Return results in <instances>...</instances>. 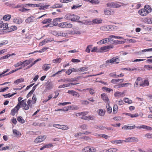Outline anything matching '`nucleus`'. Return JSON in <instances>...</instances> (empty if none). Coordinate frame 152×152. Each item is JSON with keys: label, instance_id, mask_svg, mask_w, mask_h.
<instances>
[{"label": "nucleus", "instance_id": "obj_1", "mask_svg": "<svg viewBox=\"0 0 152 152\" xmlns=\"http://www.w3.org/2000/svg\"><path fill=\"white\" fill-rule=\"evenodd\" d=\"M120 61L119 57L118 56H116L113 57L110 60H108L106 61V63H114L115 62V64H118Z\"/></svg>", "mask_w": 152, "mask_h": 152}, {"label": "nucleus", "instance_id": "obj_2", "mask_svg": "<svg viewBox=\"0 0 152 152\" xmlns=\"http://www.w3.org/2000/svg\"><path fill=\"white\" fill-rule=\"evenodd\" d=\"M126 140H124L125 142H137L139 141V139L135 137H130L126 138Z\"/></svg>", "mask_w": 152, "mask_h": 152}, {"label": "nucleus", "instance_id": "obj_3", "mask_svg": "<svg viewBox=\"0 0 152 152\" xmlns=\"http://www.w3.org/2000/svg\"><path fill=\"white\" fill-rule=\"evenodd\" d=\"M113 46L112 45L105 46L102 47L100 48L99 52L101 53L105 52L106 51H108L109 49L110 48H113Z\"/></svg>", "mask_w": 152, "mask_h": 152}, {"label": "nucleus", "instance_id": "obj_4", "mask_svg": "<svg viewBox=\"0 0 152 152\" xmlns=\"http://www.w3.org/2000/svg\"><path fill=\"white\" fill-rule=\"evenodd\" d=\"M45 136H40L37 137L34 140L35 143H39L43 141L46 138Z\"/></svg>", "mask_w": 152, "mask_h": 152}, {"label": "nucleus", "instance_id": "obj_5", "mask_svg": "<svg viewBox=\"0 0 152 152\" xmlns=\"http://www.w3.org/2000/svg\"><path fill=\"white\" fill-rule=\"evenodd\" d=\"M17 105H18L19 107H20V105H22L24 107V109L26 110L29 109L28 105L26 104L24 100H23L19 102Z\"/></svg>", "mask_w": 152, "mask_h": 152}, {"label": "nucleus", "instance_id": "obj_6", "mask_svg": "<svg viewBox=\"0 0 152 152\" xmlns=\"http://www.w3.org/2000/svg\"><path fill=\"white\" fill-rule=\"evenodd\" d=\"M138 13L142 16H145L148 13L144 8L138 11Z\"/></svg>", "mask_w": 152, "mask_h": 152}, {"label": "nucleus", "instance_id": "obj_7", "mask_svg": "<svg viewBox=\"0 0 152 152\" xmlns=\"http://www.w3.org/2000/svg\"><path fill=\"white\" fill-rule=\"evenodd\" d=\"M106 31H114L116 29V26L114 25H109L106 26Z\"/></svg>", "mask_w": 152, "mask_h": 152}, {"label": "nucleus", "instance_id": "obj_8", "mask_svg": "<svg viewBox=\"0 0 152 152\" xmlns=\"http://www.w3.org/2000/svg\"><path fill=\"white\" fill-rule=\"evenodd\" d=\"M142 21L145 23L152 24V18H142Z\"/></svg>", "mask_w": 152, "mask_h": 152}, {"label": "nucleus", "instance_id": "obj_9", "mask_svg": "<svg viewBox=\"0 0 152 152\" xmlns=\"http://www.w3.org/2000/svg\"><path fill=\"white\" fill-rule=\"evenodd\" d=\"M53 84L52 82L47 81L46 84V88L47 90L51 89L53 88Z\"/></svg>", "mask_w": 152, "mask_h": 152}, {"label": "nucleus", "instance_id": "obj_10", "mask_svg": "<svg viewBox=\"0 0 152 152\" xmlns=\"http://www.w3.org/2000/svg\"><path fill=\"white\" fill-rule=\"evenodd\" d=\"M149 85V82L147 80H145L144 81L142 79V82L139 84L140 86L142 87L147 86Z\"/></svg>", "mask_w": 152, "mask_h": 152}, {"label": "nucleus", "instance_id": "obj_11", "mask_svg": "<svg viewBox=\"0 0 152 152\" xmlns=\"http://www.w3.org/2000/svg\"><path fill=\"white\" fill-rule=\"evenodd\" d=\"M20 107H19L18 105H17L12 110L11 113V114L13 116H14L15 115L16 111L17 112Z\"/></svg>", "mask_w": 152, "mask_h": 152}, {"label": "nucleus", "instance_id": "obj_12", "mask_svg": "<svg viewBox=\"0 0 152 152\" xmlns=\"http://www.w3.org/2000/svg\"><path fill=\"white\" fill-rule=\"evenodd\" d=\"M34 17L33 16L29 17L26 20L25 22L27 23H31L33 22L36 19H34Z\"/></svg>", "mask_w": 152, "mask_h": 152}, {"label": "nucleus", "instance_id": "obj_13", "mask_svg": "<svg viewBox=\"0 0 152 152\" xmlns=\"http://www.w3.org/2000/svg\"><path fill=\"white\" fill-rule=\"evenodd\" d=\"M142 82V79L140 77H138L137 78L136 81L134 83V87L137 88L139 84Z\"/></svg>", "mask_w": 152, "mask_h": 152}, {"label": "nucleus", "instance_id": "obj_14", "mask_svg": "<svg viewBox=\"0 0 152 152\" xmlns=\"http://www.w3.org/2000/svg\"><path fill=\"white\" fill-rule=\"evenodd\" d=\"M136 128L137 129H144L147 130L151 131L152 130V128L151 127L148 126L146 125H141L140 126H137Z\"/></svg>", "mask_w": 152, "mask_h": 152}, {"label": "nucleus", "instance_id": "obj_15", "mask_svg": "<svg viewBox=\"0 0 152 152\" xmlns=\"http://www.w3.org/2000/svg\"><path fill=\"white\" fill-rule=\"evenodd\" d=\"M33 60V59H31L29 60H26L23 61V67H25L28 65L29 64L31 63Z\"/></svg>", "mask_w": 152, "mask_h": 152}, {"label": "nucleus", "instance_id": "obj_16", "mask_svg": "<svg viewBox=\"0 0 152 152\" xmlns=\"http://www.w3.org/2000/svg\"><path fill=\"white\" fill-rule=\"evenodd\" d=\"M1 26H0V30H6L8 28V24L7 23L1 24H0Z\"/></svg>", "mask_w": 152, "mask_h": 152}, {"label": "nucleus", "instance_id": "obj_17", "mask_svg": "<svg viewBox=\"0 0 152 152\" xmlns=\"http://www.w3.org/2000/svg\"><path fill=\"white\" fill-rule=\"evenodd\" d=\"M136 128V126L135 125L133 126H127L126 125H124L122 127V129H133Z\"/></svg>", "mask_w": 152, "mask_h": 152}, {"label": "nucleus", "instance_id": "obj_18", "mask_svg": "<svg viewBox=\"0 0 152 152\" xmlns=\"http://www.w3.org/2000/svg\"><path fill=\"white\" fill-rule=\"evenodd\" d=\"M69 94L72 95L73 96H76L77 97H79L80 96L79 94L73 90H69L68 92Z\"/></svg>", "mask_w": 152, "mask_h": 152}, {"label": "nucleus", "instance_id": "obj_19", "mask_svg": "<svg viewBox=\"0 0 152 152\" xmlns=\"http://www.w3.org/2000/svg\"><path fill=\"white\" fill-rule=\"evenodd\" d=\"M50 65V64H44L42 67V69L45 71H47L50 68V67L49 65Z\"/></svg>", "mask_w": 152, "mask_h": 152}, {"label": "nucleus", "instance_id": "obj_20", "mask_svg": "<svg viewBox=\"0 0 152 152\" xmlns=\"http://www.w3.org/2000/svg\"><path fill=\"white\" fill-rule=\"evenodd\" d=\"M124 93V92L123 91L122 92H120L118 91H117L115 92L114 94V95L115 97L117 98L120 97L122 96Z\"/></svg>", "mask_w": 152, "mask_h": 152}, {"label": "nucleus", "instance_id": "obj_21", "mask_svg": "<svg viewBox=\"0 0 152 152\" xmlns=\"http://www.w3.org/2000/svg\"><path fill=\"white\" fill-rule=\"evenodd\" d=\"M13 21L14 22L19 24L21 23L22 22V20L19 18H17L14 19Z\"/></svg>", "mask_w": 152, "mask_h": 152}, {"label": "nucleus", "instance_id": "obj_22", "mask_svg": "<svg viewBox=\"0 0 152 152\" xmlns=\"http://www.w3.org/2000/svg\"><path fill=\"white\" fill-rule=\"evenodd\" d=\"M144 9L148 12V13L151 12L152 10V9L151 7L148 5H146L144 6Z\"/></svg>", "mask_w": 152, "mask_h": 152}, {"label": "nucleus", "instance_id": "obj_23", "mask_svg": "<svg viewBox=\"0 0 152 152\" xmlns=\"http://www.w3.org/2000/svg\"><path fill=\"white\" fill-rule=\"evenodd\" d=\"M102 20L101 19H96L93 20L92 22L94 24H99L102 23Z\"/></svg>", "mask_w": 152, "mask_h": 152}, {"label": "nucleus", "instance_id": "obj_24", "mask_svg": "<svg viewBox=\"0 0 152 152\" xmlns=\"http://www.w3.org/2000/svg\"><path fill=\"white\" fill-rule=\"evenodd\" d=\"M73 15L72 14H68L65 15L64 18L67 20H71L72 18L73 17Z\"/></svg>", "mask_w": 152, "mask_h": 152}, {"label": "nucleus", "instance_id": "obj_25", "mask_svg": "<svg viewBox=\"0 0 152 152\" xmlns=\"http://www.w3.org/2000/svg\"><path fill=\"white\" fill-rule=\"evenodd\" d=\"M81 118L82 119L85 120H93L94 119V117L93 116L89 115L86 116H83L81 117Z\"/></svg>", "mask_w": 152, "mask_h": 152}, {"label": "nucleus", "instance_id": "obj_26", "mask_svg": "<svg viewBox=\"0 0 152 152\" xmlns=\"http://www.w3.org/2000/svg\"><path fill=\"white\" fill-rule=\"evenodd\" d=\"M73 17L72 18L71 21H76L77 20H78L80 19V17L78 16L72 14Z\"/></svg>", "mask_w": 152, "mask_h": 152}, {"label": "nucleus", "instance_id": "obj_27", "mask_svg": "<svg viewBox=\"0 0 152 152\" xmlns=\"http://www.w3.org/2000/svg\"><path fill=\"white\" fill-rule=\"evenodd\" d=\"M18 10L22 12H26V11L30 10L29 9H27L25 8H24L23 6V4L21 5V6L20 8L18 9Z\"/></svg>", "mask_w": 152, "mask_h": 152}, {"label": "nucleus", "instance_id": "obj_28", "mask_svg": "<svg viewBox=\"0 0 152 152\" xmlns=\"http://www.w3.org/2000/svg\"><path fill=\"white\" fill-rule=\"evenodd\" d=\"M62 5L61 4H56L53 5L51 8H61L62 7Z\"/></svg>", "mask_w": 152, "mask_h": 152}, {"label": "nucleus", "instance_id": "obj_29", "mask_svg": "<svg viewBox=\"0 0 152 152\" xmlns=\"http://www.w3.org/2000/svg\"><path fill=\"white\" fill-rule=\"evenodd\" d=\"M88 68L87 67H83L80 69H78L79 72H82L86 71L88 70Z\"/></svg>", "mask_w": 152, "mask_h": 152}, {"label": "nucleus", "instance_id": "obj_30", "mask_svg": "<svg viewBox=\"0 0 152 152\" xmlns=\"http://www.w3.org/2000/svg\"><path fill=\"white\" fill-rule=\"evenodd\" d=\"M101 97L103 100L106 101L109 100L107 96L105 94H102L101 95Z\"/></svg>", "mask_w": 152, "mask_h": 152}, {"label": "nucleus", "instance_id": "obj_31", "mask_svg": "<svg viewBox=\"0 0 152 152\" xmlns=\"http://www.w3.org/2000/svg\"><path fill=\"white\" fill-rule=\"evenodd\" d=\"M124 142V140H117L111 141V143L114 144H118L120 143H123Z\"/></svg>", "mask_w": 152, "mask_h": 152}, {"label": "nucleus", "instance_id": "obj_32", "mask_svg": "<svg viewBox=\"0 0 152 152\" xmlns=\"http://www.w3.org/2000/svg\"><path fill=\"white\" fill-rule=\"evenodd\" d=\"M24 81V79L23 78H21L20 79H18L15 81H14V83L18 85L19 83L23 82Z\"/></svg>", "mask_w": 152, "mask_h": 152}, {"label": "nucleus", "instance_id": "obj_33", "mask_svg": "<svg viewBox=\"0 0 152 152\" xmlns=\"http://www.w3.org/2000/svg\"><path fill=\"white\" fill-rule=\"evenodd\" d=\"M107 42V39L105 38L104 39H102L97 42V44H103L106 43Z\"/></svg>", "mask_w": 152, "mask_h": 152}, {"label": "nucleus", "instance_id": "obj_34", "mask_svg": "<svg viewBox=\"0 0 152 152\" xmlns=\"http://www.w3.org/2000/svg\"><path fill=\"white\" fill-rule=\"evenodd\" d=\"M107 109V111L109 113H111L112 111V108L110 107L109 104H108L106 105V106Z\"/></svg>", "mask_w": 152, "mask_h": 152}, {"label": "nucleus", "instance_id": "obj_35", "mask_svg": "<svg viewBox=\"0 0 152 152\" xmlns=\"http://www.w3.org/2000/svg\"><path fill=\"white\" fill-rule=\"evenodd\" d=\"M53 146V145L52 144H48L45 145H44L42 147L40 148V150H42L45 148H49Z\"/></svg>", "mask_w": 152, "mask_h": 152}, {"label": "nucleus", "instance_id": "obj_36", "mask_svg": "<svg viewBox=\"0 0 152 152\" xmlns=\"http://www.w3.org/2000/svg\"><path fill=\"white\" fill-rule=\"evenodd\" d=\"M17 120L19 122L23 124L25 123V121L23 119L21 116H19L17 118Z\"/></svg>", "mask_w": 152, "mask_h": 152}, {"label": "nucleus", "instance_id": "obj_37", "mask_svg": "<svg viewBox=\"0 0 152 152\" xmlns=\"http://www.w3.org/2000/svg\"><path fill=\"white\" fill-rule=\"evenodd\" d=\"M11 16V15H6L4 16L3 18V19L6 21L10 19Z\"/></svg>", "mask_w": 152, "mask_h": 152}, {"label": "nucleus", "instance_id": "obj_38", "mask_svg": "<svg viewBox=\"0 0 152 152\" xmlns=\"http://www.w3.org/2000/svg\"><path fill=\"white\" fill-rule=\"evenodd\" d=\"M52 20L50 18H48V19H45L42 21V23L43 24H45L47 23L50 22Z\"/></svg>", "mask_w": 152, "mask_h": 152}, {"label": "nucleus", "instance_id": "obj_39", "mask_svg": "<svg viewBox=\"0 0 152 152\" xmlns=\"http://www.w3.org/2000/svg\"><path fill=\"white\" fill-rule=\"evenodd\" d=\"M61 59L60 58H57L52 61V62L55 63H60L61 62Z\"/></svg>", "mask_w": 152, "mask_h": 152}, {"label": "nucleus", "instance_id": "obj_40", "mask_svg": "<svg viewBox=\"0 0 152 152\" xmlns=\"http://www.w3.org/2000/svg\"><path fill=\"white\" fill-rule=\"evenodd\" d=\"M98 114L100 116H103L105 114V110H103L102 109H99Z\"/></svg>", "mask_w": 152, "mask_h": 152}, {"label": "nucleus", "instance_id": "obj_41", "mask_svg": "<svg viewBox=\"0 0 152 152\" xmlns=\"http://www.w3.org/2000/svg\"><path fill=\"white\" fill-rule=\"evenodd\" d=\"M124 101L125 103L130 104L132 103V101L130 99H129L128 98H124Z\"/></svg>", "mask_w": 152, "mask_h": 152}, {"label": "nucleus", "instance_id": "obj_42", "mask_svg": "<svg viewBox=\"0 0 152 152\" xmlns=\"http://www.w3.org/2000/svg\"><path fill=\"white\" fill-rule=\"evenodd\" d=\"M118 111V106L117 105H114L113 107V112L114 114L116 113Z\"/></svg>", "mask_w": 152, "mask_h": 152}, {"label": "nucleus", "instance_id": "obj_43", "mask_svg": "<svg viewBox=\"0 0 152 152\" xmlns=\"http://www.w3.org/2000/svg\"><path fill=\"white\" fill-rule=\"evenodd\" d=\"M52 34L55 36L59 37V36L60 32L54 31H52Z\"/></svg>", "mask_w": 152, "mask_h": 152}, {"label": "nucleus", "instance_id": "obj_44", "mask_svg": "<svg viewBox=\"0 0 152 152\" xmlns=\"http://www.w3.org/2000/svg\"><path fill=\"white\" fill-rule=\"evenodd\" d=\"M118 150L115 148H112L108 149L107 150L108 152H116Z\"/></svg>", "mask_w": 152, "mask_h": 152}, {"label": "nucleus", "instance_id": "obj_45", "mask_svg": "<svg viewBox=\"0 0 152 152\" xmlns=\"http://www.w3.org/2000/svg\"><path fill=\"white\" fill-rule=\"evenodd\" d=\"M65 70H66L65 69H62L61 70L59 71L58 72H57L55 73V74H53L52 75V76L53 77H54L57 75H58V74L61 73V72L63 71L65 72Z\"/></svg>", "mask_w": 152, "mask_h": 152}, {"label": "nucleus", "instance_id": "obj_46", "mask_svg": "<svg viewBox=\"0 0 152 152\" xmlns=\"http://www.w3.org/2000/svg\"><path fill=\"white\" fill-rule=\"evenodd\" d=\"M66 22L60 23L58 25V26L62 28H66Z\"/></svg>", "mask_w": 152, "mask_h": 152}, {"label": "nucleus", "instance_id": "obj_47", "mask_svg": "<svg viewBox=\"0 0 152 152\" xmlns=\"http://www.w3.org/2000/svg\"><path fill=\"white\" fill-rule=\"evenodd\" d=\"M90 2L93 4H97L99 3L98 0H91Z\"/></svg>", "mask_w": 152, "mask_h": 152}, {"label": "nucleus", "instance_id": "obj_48", "mask_svg": "<svg viewBox=\"0 0 152 152\" xmlns=\"http://www.w3.org/2000/svg\"><path fill=\"white\" fill-rule=\"evenodd\" d=\"M109 37H113V38L119 39H124L123 37L114 36L113 35H110L109 36Z\"/></svg>", "mask_w": 152, "mask_h": 152}, {"label": "nucleus", "instance_id": "obj_49", "mask_svg": "<svg viewBox=\"0 0 152 152\" xmlns=\"http://www.w3.org/2000/svg\"><path fill=\"white\" fill-rule=\"evenodd\" d=\"M36 101L37 98L36 97V95L35 94H34L32 98V104H34L36 102Z\"/></svg>", "mask_w": 152, "mask_h": 152}, {"label": "nucleus", "instance_id": "obj_50", "mask_svg": "<svg viewBox=\"0 0 152 152\" xmlns=\"http://www.w3.org/2000/svg\"><path fill=\"white\" fill-rule=\"evenodd\" d=\"M104 13L105 15H110L111 14V12L110 10L107 9H105L104 10Z\"/></svg>", "mask_w": 152, "mask_h": 152}, {"label": "nucleus", "instance_id": "obj_51", "mask_svg": "<svg viewBox=\"0 0 152 152\" xmlns=\"http://www.w3.org/2000/svg\"><path fill=\"white\" fill-rule=\"evenodd\" d=\"M80 102L82 104H88L89 103L88 101L86 100H81Z\"/></svg>", "mask_w": 152, "mask_h": 152}, {"label": "nucleus", "instance_id": "obj_52", "mask_svg": "<svg viewBox=\"0 0 152 152\" xmlns=\"http://www.w3.org/2000/svg\"><path fill=\"white\" fill-rule=\"evenodd\" d=\"M117 75L115 72L111 73L109 75V76L110 77H112L114 78H117Z\"/></svg>", "mask_w": 152, "mask_h": 152}, {"label": "nucleus", "instance_id": "obj_53", "mask_svg": "<svg viewBox=\"0 0 152 152\" xmlns=\"http://www.w3.org/2000/svg\"><path fill=\"white\" fill-rule=\"evenodd\" d=\"M92 47V45H88L86 50V51L88 53H90V48H91Z\"/></svg>", "mask_w": 152, "mask_h": 152}, {"label": "nucleus", "instance_id": "obj_54", "mask_svg": "<svg viewBox=\"0 0 152 152\" xmlns=\"http://www.w3.org/2000/svg\"><path fill=\"white\" fill-rule=\"evenodd\" d=\"M68 35V34L67 33H63L61 32H60V34L59 36L62 37H66Z\"/></svg>", "mask_w": 152, "mask_h": 152}, {"label": "nucleus", "instance_id": "obj_55", "mask_svg": "<svg viewBox=\"0 0 152 152\" xmlns=\"http://www.w3.org/2000/svg\"><path fill=\"white\" fill-rule=\"evenodd\" d=\"M86 90H89L90 93L91 95H93L95 93L94 90H93L92 88H88L86 89Z\"/></svg>", "mask_w": 152, "mask_h": 152}, {"label": "nucleus", "instance_id": "obj_56", "mask_svg": "<svg viewBox=\"0 0 152 152\" xmlns=\"http://www.w3.org/2000/svg\"><path fill=\"white\" fill-rule=\"evenodd\" d=\"M102 89H103V90H104L106 91H108V92H110L111 91H113L112 89L110 88H107L105 87H103L102 88Z\"/></svg>", "mask_w": 152, "mask_h": 152}, {"label": "nucleus", "instance_id": "obj_57", "mask_svg": "<svg viewBox=\"0 0 152 152\" xmlns=\"http://www.w3.org/2000/svg\"><path fill=\"white\" fill-rule=\"evenodd\" d=\"M105 128V127L103 126H97L96 127V128L98 129H104Z\"/></svg>", "mask_w": 152, "mask_h": 152}, {"label": "nucleus", "instance_id": "obj_58", "mask_svg": "<svg viewBox=\"0 0 152 152\" xmlns=\"http://www.w3.org/2000/svg\"><path fill=\"white\" fill-rule=\"evenodd\" d=\"M17 29V27L15 26H12L10 27V29L9 30V31H12L16 30Z\"/></svg>", "mask_w": 152, "mask_h": 152}, {"label": "nucleus", "instance_id": "obj_59", "mask_svg": "<svg viewBox=\"0 0 152 152\" xmlns=\"http://www.w3.org/2000/svg\"><path fill=\"white\" fill-rule=\"evenodd\" d=\"M88 112H83L81 113H77V114L79 115H83V116L85 115L88 114Z\"/></svg>", "mask_w": 152, "mask_h": 152}, {"label": "nucleus", "instance_id": "obj_60", "mask_svg": "<svg viewBox=\"0 0 152 152\" xmlns=\"http://www.w3.org/2000/svg\"><path fill=\"white\" fill-rule=\"evenodd\" d=\"M66 28H71L72 25L70 23L66 22Z\"/></svg>", "mask_w": 152, "mask_h": 152}, {"label": "nucleus", "instance_id": "obj_61", "mask_svg": "<svg viewBox=\"0 0 152 152\" xmlns=\"http://www.w3.org/2000/svg\"><path fill=\"white\" fill-rule=\"evenodd\" d=\"M21 65H22L23 66V62L22 61H20L17 63L16 64H15V67H16Z\"/></svg>", "mask_w": 152, "mask_h": 152}, {"label": "nucleus", "instance_id": "obj_62", "mask_svg": "<svg viewBox=\"0 0 152 152\" xmlns=\"http://www.w3.org/2000/svg\"><path fill=\"white\" fill-rule=\"evenodd\" d=\"M28 107H31L32 105V101L30 99H28Z\"/></svg>", "mask_w": 152, "mask_h": 152}, {"label": "nucleus", "instance_id": "obj_63", "mask_svg": "<svg viewBox=\"0 0 152 152\" xmlns=\"http://www.w3.org/2000/svg\"><path fill=\"white\" fill-rule=\"evenodd\" d=\"M119 82V80L118 79H112L111 81V82L113 84H115L117 82Z\"/></svg>", "mask_w": 152, "mask_h": 152}, {"label": "nucleus", "instance_id": "obj_64", "mask_svg": "<svg viewBox=\"0 0 152 152\" xmlns=\"http://www.w3.org/2000/svg\"><path fill=\"white\" fill-rule=\"evenodd\" d=\"M145 136L148 138H152V134L147 133Z\"/></svg>", "mask_w": 152, "mask_h": 152}]
</instances>
